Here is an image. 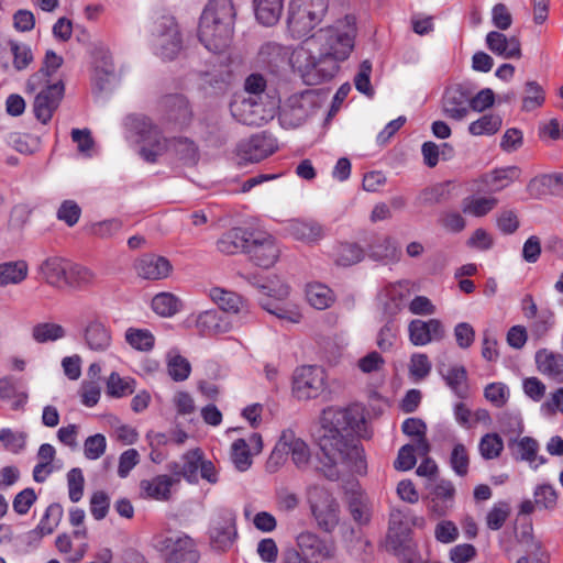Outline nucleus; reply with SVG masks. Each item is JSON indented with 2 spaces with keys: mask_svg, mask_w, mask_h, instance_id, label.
Segmentation results:
<instances>
[{
  "mask_svg": "<svg viewBox=\"0 0 563 563\" xmlns=\"http://www.w3.org/2000/svg\"><path fill=\"white\" fill-rule=\"evenodd\" d=\"M319 423L316 431L322 453L319 472L329 481H338L350 473H364L366 463L355 439L364 423L362 409L358 406L329 407L322 411Z\"/></svg>",
  "mask_w": 563,
  "mask_h": 563,
  "instance_id": "1",
  "label": "nucleus"
},
{
  "mask_svg": "<svg viewBox=\"0 0 563 563\" xmlns=\"http://www.w3.org/2000/svg\"><path fill=\"white\" fill-rule=\"evenodd\" d=\"M356 33L355 18L345 15L308 37L289 60L307 85L330 80L338 73L339 63L352 53Z\"/></svg>",
  "mask_w": 563,
  "mask_h": 563,
  "instance_id": "2",
  "label": "nucleus"
},
{
  "mask_svg": "<svg viewBox=\"0 0 563 563\" xmlns=\"http://www.w3.org/2000/svg\"><path fill=\"white\" fill-rule=\"evenodd\" d=\"M235 18L231 0H209L199 21L200 43L217 55L229 52L233 44Z\"/></svg>",
  "mask_w": 563,
  "mask_h": 563,
  "instance_id": "3",
  "label": "nucleus"
},
{
  "mask_svg": "<svg viewBox=\"0 0 563 563\" xmlns=\"http://www.w3.org/2000/svg\"><path fill=\"white\" fill-rule=\"evenodd\" d=\"M128 126L137 136L140 155L148 163H155L159 156L173 151L187 164H195L198 151L188 139L167 140L162 136L159 129L146 117L128 118Z\"/></svg>",
  "mask_w": 563,
  "mask_h": 563,
  "instance_id": "4",
  "label": "nucleus"
},
{
  "mask_svg": "<svg viewBox=\"0 0 563 563\" xmlns=\"http://www.w3.org/2000/svg\"><path fill=\"white\" fill-rule=\"evenodd\" d=\"M249 284L256 290L257 301L262 309L282 320L299 323L301 314L296 309L282 307L278 302L286 300L290 294V287L279 276L249 277Z\"/></svg>",
  "mask_w": 563,
  "mask_h": 563,
  "instance_id": "5",
  "label": "nucleus"
},
{
  "mask_svg": "<svg viewBox=\"0 0 563 563\" xmlns=\"http://www.w3.org/2000/svg\"><path fill=\"white\" fill-rule=\"evenodd\" d=\"M328 10L329 0H291L287 19L291 36H306L322 22Z\"/></svg>",
  "mask_w": 563,
  "mask_h": 563,
  "instance_id": "6",
  "label": "nucleus"
},
{
  "mask_svg": "<svg viewBox=\"0 0 563 563\" xmlns=\"http://www.w3.org/2000/svg\"><path fill=\"white\" fill-rule=\"evenodd\" d=\"M279 99L274 90L267 89L266 79L261 74L249 75V124L261 125L275 117Z\"/></svg>",
  "mask_w": 563,
  "mask_h": 563,
  "instance_id": "7",
  "label": "nucleus"
},
{
  "mask_svg": "<svg viewBox=\"0 0 563 563\" xmlns=\"http://www.w3.org/2000/svg\"><path fill=\"white\" fill-rule=\"evenodd\" d=\"M152 42L155 52L163 59H174L183 47L178 25L173 16L159 15L153 21Z\"/></svg>",
  "mask_w": 563,
  "mask_h": 563,
  "instance_id": "8",
  "label": "nucleus"
},
{
  "mask_svg": "<svg viewBox=\"0 0 563 563\" xmlns=\"http://www.w3.org/2000/svg\"><path fill=\"white\" fill-rule=\"evenodd\" d=\"M312 516L320 529L331 532L339 523V504L325 488L314 486L308 495Z\"/></svg>",
  "mask_w": 563,
  "mask_h": 563,
  "instance_id": "9",
  "label": "nucleus"
},
{
  "mask_svg": "<svg viewBox=\"0 0 563 563\" xmlns=\"http://www.w3.org/2000/svg\"><path fill=\"white\" fill-rule=\"evenodd\" d=\"M280 255L275 238L266 231L249 232V260L255 265L269 268Z\"/></svg>",
  "mask_w": 563,
  "mask_h": 563,
  "instance_id": "10",
  "label": "nucleus"
},
{
  "mask_svg": "<svg viewBox=\"0 0 563 563\" xmlns=\"http://www.w3.org/2000/svg\"><path fill=\"white\" fill-rule=\"evenodd\" d=\"M325 373L322 367L303 365L294 373L292 390L298 399L318 397L324 388Z\"/></svg>",
  "mask_w": 563,
  "mask_h": 563,
  "instance_id": "11",
  "label": "nucleus"
},
{
  "mask_svg": "<svg viewBox=\"0 0 563 563\" xmlns=\"http://www.w3.org/2000/svg\"><path fill=\"white\" fill-rule=\"evenodd\" d=\"M36 93L33 102V111L38 121L46 124L59 107L64 97L65 86L62 80L49 84L44 82Z\"/></svg>",
  "mask_w": 563,
  "mask_h": 563,
  "instance_id": "12",
  "label": "nucleus"
},
{
  "mask_svg": "<svg viewBox=\"0 0 563 563\" xmlns=\"http://www.w3.org/2000/svg\"><path fill=\"white\" fill-rule=\"evenodd\" d=\"M441 109L448 119L464 120L471 110L470 88L462 84L449 86L442 96Z\"/></svg>",
  "mask_w": 563,
  "mask_h": 563,
  "instance_id": "13",
  "label": "nucleus"
},
{
  "mask_svg": "<svg viewBox=\"0 0 563 563\" xmlns=\"http://www.w3.org/2000/svg\"><path fill=\"white\" fill-rule=\"evenodd\" d=\"M162 550L166 552L165 563H198L199 561L196 542L186 534L166 538Z\"/></svg>",
  "mask_w": 563,
  "mask_h": 563,
  "instance_id": "14",
  "label": "nucleus"
},
{
  "mask_svg": "<svg viewBox=\"0 0 563 563\" xmlns=\"http://www.w3.org/2000/svg\"><path fill=\"white\" fill-rule=\"evenodd\" d=\"M410 295V280L404 279L386 285L379 295L384 314L387 318H395L402 310Z\"/></svg>",
  "mask_w": 563,
  "mask_h": 563,
  "instance_id": "15",
  "label": "nucleus"
},
{
  "mask_svg": "<svg viewBox=\"0 0 563 563\" xmlns=\"http://www.w3.org/2000/svg\"><path fill=\"white\" fill-rule=\"evenodd\" d=\"M409 340L416 345H426L432 341H440L444 338V328L440 320L430 319L423 321L415 319L408 325Z\"/></svg>",
  "mask_w": 563,
  "mask_h": 563,
  "instance_id": "16",
  "label": "nucleus"
},
{
  "mask_svg": "<svg viewBox=\"0 0 563 563\" xmlns=\"http://www.w3.org/2000/svg\"><path fill=\"white\" fill-rule=\"evenodd\" d=\"M487 48L505 59H519L522 56L521 42L518 36H507L498 31H490L486 38Z\"/></svg>",
  "mask_w": 563,
  "mask_h": 563,
  "instance_id": "17",
  "label": "nucleus"
},
{
  "mask_svg": "<svg viewBox=\"0 0 563 563\" xmlns=\"http://www.w3.org/2000/svg\"><path fill=\"white\" fill-rule=\"evenodd\" d=\"M280 446L284 448L286 456L290 455L292 463L298 470H306L308 467L311 459L310 449L292 430L283 431Z\"/></svg>",
  "mask_w": 563,
  "mask_h": 563,
  "instance_id": "18",
  "label": "nucleus"
},
{
  "mask_svg": "<svg viewBox=\"0 0 563 563\" xmlns=\"http://www.w3.org/2000/svg\"><path fill=\"white\" fill-rule=\"evenodd\" d=\"M196 328L202 336H216L231 331L232 323L222 313L211 309L197 316Z\"/></svg>",
  "mask_w": 563,
  "mask_h": 563,
  "instance_id": "19",
  "label": "nucleus"
},
{
  "mask_svg": "<svg viewBox=\"0 0 563 563\" xmlns=\"http://www.w3.org/2000/svg\"><path fill=\"white\" fill-rule=\"evenodd\" d=\"M289 55V48L274 41L263 43L254 58L258 67L274 71L285 63Z\"/></svg>",
  "mask_w": 563,
  "mask_h": 563,
  "instance_id": "20",
  "label": "nucleus"
},
{
  "mask_svg": "<svg viewBox=\"0 0 563 563\" xmlns=\"http://www.w3.org/2000/svg\"><path fill=\"white\" fill-rule=\"evenodd\" d=\"M216 249L224 256L243 254L246 251V230L234 227L223 232L216 241Z\"/></svg>",
  "mask_w": 563,
  "mask_h": 563,
  "instance_id": "21",
  "label": "nucleus"
},
{
  "mask_svg": "<svg viewBox=\"0 0 563 563\" xmlns=\"http://www.w3.org/2000/svg\"><path fill=\"white\" fill-rule=\"evenodd\" d=\"M139 276L144 279H162L169 275L172 265L163 256L147 254L142 256L135 264Z\"/></svg>",
  "mask_w": 563,
  "mask_h": 563,
  "instance_id": "22",
  "label": "nucleus"
},
{
  "mask_svg": "<svg viewBox=\"0 0 563 563\" xmlns=\"http://www.w3.org/2000/svg\"><path fill=\"white\" fill-rule=\"evenodd\" d=\"M179 483L178 478L170 475H157L151 479H143L140 488L145 497L156 500H168L172 496V487Z\"/></svg>",
  "mask_w": 563,
  "mask_h": 563,
  "instance_id": "23",
  "label": "nucleus"
},
{
  "mask_svg": "<svg viewBox=\"0 0 563 563\" xmlns=\"http://www.w3.org/2000/svg\"><path fill=\"white\" fill-rule=\"evenodd\" d=\"M69 262L59 256L46 258L40 266V274L48 285L55 288L65 286Z\"/></svg>",
  "mask_w": 563,
  "mask_h": 563,
  "instance_id": "24",
  "label": "nucleus"
},
{
  "mask_svg": "<svg viewBox=\"0 0 563 563\" xmlns=\"http://www.w3.org/2000/svg\"><path fill=\"white\" fill-rule=\"evenodd\" d=\"M509 446L514 448L515 460L528 462L534 470L547 462L544 456H538L539 442L531 437L515 440L509 443Z\"/></svg>",
  "mask_w": 563,
  "mask_h": 563,
  "instance_id": "25",
  "label": "nucleus"
},
{
  "mask_svg": "<svg viewBox=\"0 0 563 563\" xmlns=\"http://www.w3.org/2000/svg\"><path fill=\"white\" fill-rule=\"evenodd\" d=\"M255 20L263 26H274L279 21L284 0H252Z\"/></svg>",
  "mask_w": 563,
  "mask_h": 563,
  "instance_id": "26",
  "label": "nucleus"
},
{
  "mask_svg": "<svg viewBox=\"0 0 563 563\" xmlns=\"http://www.w3.org/2000/svg\"><path fill=\"white\" fill-rule=\"evenodd\" d=\"M202 460L200 450H190L185 453L179 462H174L169 465V470L175 478L184 477L188 482L197 481V473Z\"/></svg>",
  "mask_w": 563,
  "mask_h": 563,
  "instance_id": "27",
  "label": "nucleus"
},
{
  "mask_svg": "<svg viewBox=\"0 0 563 563\" xmlns=\"http://www.w3.org/2000/svg\"><path fill=\"white\" fill-rule=\"evenodd\" d=\"M236 536L235 527L231 518L214 520L210 528L211 545L224 551L230 548Z\"/></svg>",
  "mask_w": 563,
  "mask_h": 563,
  "instance_id": "28",
  "label": "nucleus"
},
{
  "mask_svg": "<svg viewBox=\"0 0 563 563\" xmlns=\"http://www.w3.org/2000/svg\"><path fill=\"white\" fill-rule=\"evenodd\" d=\"M297 544L302 555L308 559H314V563H318V559H328L331 556L330 549L312 532H301L297 537Z\"/></svg>",
  "mask_w": 563,
  "mask_h": 563,
  "instance_id": "29",
  "label": "nucleus"
},
{
  "mask_svg": "<svg viewBox=\"0 0 563 563\" xmlns=\"http://www.w3.org/2000/svg\"><path fill=\"white\" fill-rule=\"evenodd\" d=\"M85 342L89 349L103 352L111 344L109 329L99 320L90 321L85 329Z\"/></svg>",
  "mask_w": 563,
  "mask_h": 563,
  "instance_id": "30",
  "label": "nucleus"
},
{
  "mask_svg": "<svg viewBox=\"0 0 563 563\" xmlns=\"http://www.w3.org/2000/svg\"><path fill=\"white\" fill-rule=\"evenodd\" d=\"M444 365L439 366V373L446 385L459 398H466L468 395L467 372L462 365H455L444 371Z\"/></svg>",
  "mask_w": 563,
  "mask_h": 563,
  "instance_id": "31",
  "label": "nucleus"
},
{
  "mask_svg": "<svg viewBox=\"0 0 563 563\" xmlns=\"http://www.w3.org/2000/svg\"><path fill=\"white\" fill-rule=\"evenodd\" d=\"M96 282L97 275L93 271L84 265L69 262L65 286L82 290L93 286Z\"/></svg>",
  "mask_w": 563,
  "mask_h": 563,
  "instance_id": "32",
  "label": "nucleus"
},
{
  "mask_svg": "<svg viewBox=\"0 0 563 563\" xmlns=\"http://www.w3.org/2000/svg\"><path fill=\"white\" fill-rule=\"evenodd\" d=\"M368 256L374 261L391 262L398 258V250L390 236L377 235L367 245Z\"/></svg>",
  "mask_w": 563,
  "mask_h": 563,
  "instance_id": "33",
  "label": "nucleus"
},
{
  "mask_svg": "<svg viewBox=\"0 0 563 563\" xmlns=\"http://www.w3.org/2000/svg\"><path fill=\"white\" fill-rule=\"evenodd\" d=\"M63 64V58L53 51H47L44 59V66L33 74L26 82V89L31 92L36 91L44 82L48 81L52 73L57 70Z\"/></svg>",
  "mask_w": 563,
  "mask_h": 563,
  "instance_id": "34",
  "label": "nucleus"
},
{
  "mask_svg": "<svg viewBox=\"0 0 563 563\" xmlns=\"http://www.w3.org/2000/svg\"><path fill=\"white\" fill-rule=\"evenodd\" d=\"M275 150L274 140L264 131L254 133L249 139V163H258Z\"/></svg>",
  "mask_w": 563,
  "mask_h": 563,
  "instance_id": "35",
  "label": "nucleus"
},
{
  "mask_svg": "<svg viewBox=\"0 0 563 563\" xmlns=\"http://www.w3.org/2000/svg\"><path fill=\"white\" fill-rule=\"evenodd\" d=\"M536 362L543 374L556 382H563V356L547 350L537 352Z\"/></svg>",
  "mask_w": 563,
  "mask_h": 563,
  "instance_id": "36",
  "label": "nucleus"
},
{
  "mask_svg": "<svg viewBox=\"0 0 563 563\" xmlns=\"http://www.w3.org/2000/svg\"><path fill=\"white\" fill-rule=\"evenodd\" d=\"M165 363L167 374L174 382H184L191 373L190 362L177 349L166 353Z\"/></svg>",
  "mask_w": 563,
  "mask_h": 563,
  "instance_id": "37",
  "label": "nucleus"
},
{
  "mask_svg": "<svg viewBox=\"0 0 563 563\" xmlns=\"http://www.w3.org/2000/svg\"><path fill=\"white\" fill-rule=\"evenodd\" d=\"M164 107L169 120L186 124L191 118V110L184 96L170 95L164 98Z\"/></svg>",
  "mask_w": 563,
  "mask_h": 563,
  "instance_id": "38",
  "label": "nucleus"
},
{
  "mask_svg": "<svg viewBox=\"0 0 563 563\" xmlns=\"http://www.w3.org/2000/svg\"><path fill=\"white\" fill-rule=\"evenodd\" d=\"M210 299L224 312L238 313L243 306V297L221 287L209 290Z\"/></svg>",
  "mask_w": 563,
  "mask_h": 563,
  "instance_id": "39",
  "label": "nucleus"
},
{
  "mask_svg": "<svg viewBox=\"0 0 563 563\" xmlns=\"http://www.w3.org/2000/svg\"><path fill=\"white\" fill-rule=\"evenodd\" d=\"M290 234L302 242L312 243L322 238V228L313 221H292L289 224Z\"/></svg>",
  "mask_w": 563,
  "mask_h": 563,
  "instance_id": "40",
  "label": "nucleus"
},
{
  "mask_svg": "<svg viewBox=\"0 0 563 563\" xmlns=\"http://www.w3.org/2000/svg\"><path fill=\"white\" fill-rule=\"evenodd\" d=\"M497 203L498 199L495 197L468 196L462 200L461 208L465 214L484 217L492 211Z\"/></svg>",
  "mask_w": 563,
  "mask_h": 563,
  "instance_id": "41",
  "label": "nucleus"
},
{
  "mask_svg": "<svg viewBox=\"0 0 563 563\" xmlns=\"http://www.w3.org/2000/svg\"><path fill=\"white\" fill-rule=\"evenodd\" d=\"M27 276V265L23 261L0 264V286L16 285Z\"/></svg>",
  "mask_w": 563,
  "mask_h": 563,
  "instance_id": "42",
  "label": "nucleus"
},
{
  "mask_svg": "<svg viewBox=\"0 0 563 563\" xmlns=\"http://www.w3.org/2000/svg\"><path fill=\"white\" fill-rule=\"evenodd\" d=\"M306 297L308 302L319 310L329 308L334 301L332 290L328 286L319 283L308 285Z\"/></svg>",
  "mask_w": 563,
  "mask_h": 563,
  "instance_id": "43",
  "label": "nucleus"
},
{
  "mask_svg": "<svg viewBox=\"0 0 563 563\" xmlns=\"http://www.w3.org/2000/svg\"><path fill=\"white\" fill-rule=\"evenodd\" d=\"M545 101V91L536 80H528L523 87V97L521 110L525 112L533 111L543 106Z\"/></svg>",
  "mask_w": 563,
  "mask_h": 563,
  "instance_id": "44",
  "label": "nucleus"
},
{
  "mask_svg": "<svg viewBox=\"0 0 563 563\" xmlns=\"http://www.w3.org/2000/svg\"><path fill=\"white\" fill-rule=\"evenodd\" d=\"M349 510L353 519L360 525L369 521L371 511L368 498L361 492H351L347 497Z\"/></svg>",
  "mask_w": 563,
  "mask_h": 563,
  "instance_id": "45",
  "label": "nucleus"
},
{
  "mask_svg": "<svg viewBox=\"0 0 563 563\" xmlns=\"http://www.w3.org/2000/svg\"><path fill=\"white\" fill-rule=\"evenodd\" d=\"M520 170L516 166L496 169L484 178L492 191H499L519 177Z\"/></svg>",
  "mask_w": 563,
  "mask_h": 563,
  "instance_id": "46",
  "label": "nucleus"
},
{
  "mask_svg": "<svg viewBox=\"0 0 563 563\" xmlns=\"http://www.w3.org/2000/svg\"><path fill=\"white\" fill-rule=\"evenodd\" d=\"M65 334V329L57 323L43 322L32 328V338L37 343L54 342L63 339Z\"/></svg>",
  "mask_w": 563,
  "mask_h": 563,
  "instance_id": "47",
  "label": "nucleus"
},
{
  "mask_svg": "<svg viewBox=\"0 0 563 563\" xmlns=\"http://www.w3.org/2000/svg\"><path fill=\"white\" fill-rule=\"evenodd\" d=\"M364 258L363 249L356 243H342L336 249L335 263L340 266H352Z\"/></svg>",
  "mask_w": 563,
  "mask_h": 563,
  "instance_id": "48",
  "label": "nucleus"
},
{
  "mask_svg": "<svg viewBox=\"0 0 563 563\" xmlns=\"http://www.w3.org/2000/svg\"><path fill=\"white\" fill-rule=\"evenodd\" d=\"M126 342L135 350L148 352L154 347L155 338L145 329L129 328L125 331Z\"/></svg>",
  "mask_w": 563,
  "mask_h": 563,
  "instance_id": "49",
  "label": "nucleus"
},
{
  "mask_svg": "<svg viewBox=\"0 0 563 563\" xmlns=\"http://www.w3.org/2000/svg\"><path fill=\"white\" fill-rule=\"evenodd\" d=\"M180 306L179 299L169 292L157 294L152 299L153 310L162 317H172L178 312Z\"/></svg>",
  "mask_w": 563,
  "mask_h": 563,
  "instance_id": "50",
  "label": "nucleus"
},
{
  "mask_svg": "<svg viewBox=\"0 0 563 563\" xmlns=\"http://www.w3.org/2000/svg\"><path fill=\"white\" fill-rule=\"evenodd\" d=\"M135 382L129 377H121L118 373H112L107 382V393L112 397H125L134 393Z\"/></svg>",
  "mask_w": 563,
  "mask_h": 563,
  "instance_id": "51",
  "label": "nucleus"
},
{
  "mask_svg": "<svg viewBox=\"0 0 563 563\" xmlns=\"http://www.w3.org/2000/svg\"><path fill=\"white\" fill-rule=\"evenodd\" d=\"M478 450L485 460L497 459L504 450V441L497 433H487L481 439Z\"/></svg>",
  "mask_w": 563,
  "mask_h": 563,
  "instance_id": "52",
  "label": "nucleus"
},
{
  "mask_svg": "<svg viewBox=\"0 0 563 563\" xmlns=\"http://www.w3.org/2000/svg\"><path fill=\"white\" fill-rule=\"evenodd\" d=\"M501 126V118L498 114H485L478 120L472 122L468 131L473 135L494 134Z\"/></svg>",
  "mask_w": 563,
  "mask_h": 563,
  "instance_id": "53",
  "label": "nucleus"
},
{
  "mask_svg": "<svg viewBox=\"0 0 563 563\" xmlns=\"http://www.w3.org/2000/svg\"><path fill=\"white\" fill-rule=\"evenodd\" d=\"M63 516V508L58 504H52L46 508V511L41 519L37 529L41 534H51L58 526Z\"/></svg>",
  "mask_w": 563,
  "mask_h": 563,
  "instance_id": "54",
  "label": "nucleus"
},
{
  "mask_svg": "<svg viewBox=\"0 0 563 563\" xmlns=\"http://www.w3.org/2000/svg\"><path fill=\"white\" fill-rule=\"evenodd\" d=\"M398 327L394 318H387L385 324L380 328L377 335V346L382 352L389 351L397 338Z\"/></svg>",
  "mask_w": 563,
  "mask_h": 563,
  "instance_id": "55",
  "label": "nucleus"
},
{
  "mask_svg": "<svg viewBox=\"0 0 563 563\" xmlns=\"http://www.w3.org/2000/svg\"><path fill=\"white\" fill-rule=\"evenodd\" d=\"M509 395V388L504 383H492L484 389L485 398L497 408L507 404Z\"/></svg>",
  "mask_w": 563,
  "mask_h": 563,
  "instance_id": "56",
  "label": "nucleus"
},
{
  "mask_svg": "<svg viewBox=\"0 0 563 563\" xmlns=\"http://www.w3.org/2000/svg\"><path fill=\"white\" fill-rule=\"evenodd\" d=\"M510 515V507L507 503L500 501L488 511L486 525L492 530H499Z\"/></svg>",
  "mask_w": 563,
  "mask_h": 563,
  "instance_id": "57",
  "label": "nucleus"
},
{
  "mask_svg": "<svg viewBox=\"0 0 563 563\" xmlns=\"http://www.w3.org/2000/svg\"><path fill=\"white\" fill-rule=\"evenodd\" d=\"M450 464L459 476L467 474L470 459L467 450L463 444L457 443L454 445L450 456Z\"/></svg>",
  "mask_w": 563,
  "mask_h": 563,
  "instance_id": "58",
  "label": "nucleus"
},
{
  "mask_svg": "<svg viewBox=\"0 0 563 563\" xmlns=\"http://www.w3.org/2000/svg\"><path fill=\"white\" fill-rule=\"evenodd\" d=\"M84 483L85 479L80 468L75 467L67 473L69 499L73 503H78L82 498Z\"/></svg>",
  "mask_w": 563,
  "mask_h": 563,
  "instance_id": "59",
  "label": "nucleus"
},
{
  "mask_svg": "<svg viewBox=\"0 0 563 563\" xmlns=\"http://www.w3.org/2000/svg\"><path fill=\"white\" fill-rule=\"evenodd\" d=\"M25 434L14 432L9 428L0 429V442L13 453H19L25 446Z\"/></svg>",
  "mask_w": 563,
  "mask_h": 563,
  "instance_id": "60",
  "label": "nucleus"
},
{
  "mask_svg": "<svg viewBox=\"0 0 563 563\" xmlns=\"http://www.w3.org/2000/svg\"><path fill=\"white\" fill-rule=\"evenodd\" d=\"M107 441L103 434L97 433L86 439L84 453L88 460H97L106 452Z\"/></svg>",
  "mask_w": 563,
  "mask_h": 563,
  "instance_id": "61",
  "label": "nucleus"
},
{
  "mask_svg": "<svg viewBox=\"0 0 563 563\" xmlns=\"http://www.w3.org/2000/svg\"><path fill=\"white\" fill-rule=\"evenodd\" d=\"M430 372L431 363L426 354L416 353L411 355L409 373L416 380L426 378Z\"/></svg>",
  "mask_w": 563,
  "mask_h": 563,
  "instance_id": "62",
  "label": "nucleus"
},
{
  "mask_svg": "<svg viewBox=\"0 0 563 563\" xmlns=\"http://www.w3.org/2000/svg\"><path fill=\"white\" fill-rule=\"evenodd\" d=\"M10 48L13 54V65L18 70L26 68L33 60L32 51L29 45L11 41Z\"/></svg>",
  "mask_w": 563,
  "mask_h": 563,
  "instance_id": "63",
  "label": "nucleus"
},
{
  "mask_svg": "<svg viewBox=\"0 0 563 563\" xmlns=\"http://www.w3.org/2000/svg\"><path fill=\"white\" fill-rule=\"evenodd\" d=\"M558 495L551 485H540L534 490V503L537 507L553 509L556 505Z\"/></svg>",
  "mask_w": 563,
  "mask_h": 563,
  "instance_id": "64",
  "label": "nucleus"
}]
</instances>
